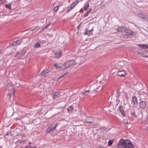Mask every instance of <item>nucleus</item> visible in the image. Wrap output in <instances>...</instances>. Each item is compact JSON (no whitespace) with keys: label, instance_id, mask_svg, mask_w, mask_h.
<instances>
[{"label":"nucleus","instance_id":"obj_31","mask_svg":"<svg viewBox=\"0 0 148 148\" xmlns=\"http://www.w3.org/2000/svg\"><path fill=\"white\" fill-rule=\"evenodd\" d=\"M108 145L109 146H110L112 144V143L111 142V140H110L108 141Z\"/></svg>","mask_w":148,"mask_h":148},{"label":"nucleus","instance_id":"obj_9","mask_svg":"<svg viewBox=\"0 0 148 148\" xmlns=\"http://www.w3.org/2000/svg\"><path fill=\"white\" fill-rule=\"evenodd\" d=\"M57 124H56L55 126H54L52 128H48L46 130V132L47 134H49L50 132H51L52 130L53 131L55 130L56 127L57 126Z\"/></svg>","mask_w":148,"mask_h":148},{"label":"nucleus","instance_id":"obj_41","mask_svg":"<svg viewBox=\"0 0 148 148\" xmlns=\"http://www.w3.org/2000/svg\"><path fill=\"white\" fill-rule=\"evenodd\" d=\"M45 29L44 28V27H43L40 31V33H41L42 31H43Z\"/></svg>","mask_w":148,"mask_h":148},{"label":"nucleus","instance_id":"obj_32","mask_svg":"<svg viewBox=\"0 0 148 148\" xmlns=\"http://www.w3.org/2000/svg\"><path fill=\"white\" fill-rule=\"evenodd\" d=\"M72 9L70 7H68L67 8V12H68L70 10H71Z\"/></svg>","mask_w":148,"mask_h":148},{"label":"nucleus","instance_id":"obj_42","mask_svg":"<svg viewBox=\"0 0 148 148\" xmlns=\"http://www.w3.org/2000/svg\"><path fill=\"white\" fill-rule=\"evenodd\" d=\"M89 92V90L85 91V93H86V95H87Z\"/></svg>","mask_w":148,"mask_h":148},{"label":"nucleus","instance_id":"obj_4","mask_svg":"<svg viewBox=\"0 0 148 148\" xmlns=\"http://www.w3.org/2000/svg\"><path fill=\"white\" fill-rule=\"evenodd\" d=\"M75 61L73 60H72L65 63L64 64V65L66 67L68 68L70 66L74 65L75 64Z\"/></svg>","mask_w":148,"mask_h":148},{"label":"nucleus","instance_id":"obj_20","mask_svg":"<svg viewBox=\"0 0 148 148\" xmlns=\"http://www.w3.org/2000/svg\"><path fill=\"white\" fill-rule=\"evenodd\" d=\"M57 92L53 93H51V95H52L53 96V98L55 99L58 97V96H57Z\"/></svg>","mask_w":148,"mask_h":148},{"label":"nucleus","instance_id":"obj_16","mask_svg":"<svg viewBox=\"0 0 148 148\" xmlns=\"http://www.w3.org/2000/svg\"><path fill=\"white\" fill-rule=\"evenodd\" d=\"M93 29H92L89 30H86L84 32V34L85 35H90L91 34H92V33L91 32V31L93 30Z\"/></svg>","mask_w":148,"mask_h":148},{"label":"nucleus","instance_id":"obj_3","mask_svg":"<svg viewBox=\"0 0 148 148\" xmlns=\"http://www.w3.org/2000/svg\"><path fill=\"white\" fill-rule=\"evenodd\" d=\"M124 33L123 36L125 38H129L130 37L132 36H134L135 33L131 29L126 28L124 29Z\"/></svg>","mask_w":148,"mask_h":148},{"label":"nucleus","instance_id":"obj_45","mask_svg":"<svg viewBox=\"0 0 148 148\" xmlns=\"http://www.w3.org/2000/svg\"><path fill=\"white\" fill-rule=\"evenodd\" d=\"M38 27V26H36V27H34V28L33 29L34 30H35Z\"/></svg>","mask_w":148,"mask_h":148},{"label":"nucleus","instance_id":"obj_10","mask_svg":"<svg viewBox=\"0 0 148 148\" xmlns=\"http://www.w3.org/2000/svg\"><path fill=\"white\" fill-rule=\"evenodd\" d=\"M138 16L140 18H143V19H146L147 16L145 15L144 14L142 13L138 14Z\"/></svg>","mask_w":148,"mask_h":148},{"label":"nucleus","instance_id":"obj_23","mask_svg":"<svg viewBox=\"0 0 148 148\" xmlns=\"http://www.w3.org/2000/svg\"><path fill=\"white\" fill-rule=\"evenodd\" d=\"M40 44L39 42H37L36 43L35 45V48H38L40 47Z\"/></svg>","mask_w":148,"mask_h":148},{"label":"nucleus","instance_id":"obj_50","mask_svg":"<svg viewBox=\"0 0 148 148\" xmlns=\"http://www.w3.org/2000/svg\"><path fill=\"white\" fill-rule=\"evenodd\" d=\"M126 99H127V100H128V96H126Z\"/></svg>","mask_w":148,"mask_h":148},{"label":"nucleus","instance_id":"obj_19","mask_svg":"<svg viewBox=\"0 0 148 148\" xmlns=\"http://www.w3.org/2000/svg\"><path fill=\"white\" fill-rule=\"evenodd\" d=\"M60 6H58V5H57L53 9V10L54 12H57Z\"/></svg>","mask_w":148,"mask_h":148},{"label":"nucleus","instance_id":"obj_29","mask_svg":"<svg viewBox=\"0 0 148 148\" xmlns=\"http://www.w3.org/2000/svg\"><path fill=\"white\" fill-rule=\"evenodd\" d=\"M131 115L133 116H135V113L134 110L131 113Z\"/></svg>","mask_w":148,"mask_h":148},{"label":"nucleus","instance_id":"obj_14","mask_svg":"<svg viewBox=\"0 0 148 148\" xmlns=\"http://www.w3.org/2000/svg\"><path fill=\"white\" fill-rule=\"evenodd\" d=\"M133 103L134 105H136L137 103V99L136 96H133L132 98Z\"/></svg>","mask_w":148,"mask_h":148},{"label":"nucleus","instance_id":"obj_52","mask_svg":"<svg viewBox=\"0 0 148 148\" xmlns=\"http://www.w3.org/2000/svg\"><path fill=\"white\" fill-rule=\"evenodd\" d=\"M90 10L89 11H87V12H88V14H89L90 12Z\"/></svg>","mask_w":148,"mask_h":148},{"label":"nucleus","instance_id":"obj_33","mask_svg":"<svg viewBox=\"0 0 148 148\" xmlns=\"http://www.w3.org/2000/svg\"><path fill=\"white\" fill-rule=\"evenodd\" d=\"M123 123H125V124H128V123H128V121H125V120H124Z\"/></svg>","mask_w":148,"mask_h":148},{"label":"nucleus","instance_id":"obj_53","mask_svg":"<svg viewBox=\"0 0 148 148\" xmlns=\"http://www.w3.org/2000/svg\"><path fill=\"white\" fill-rule=\"evenodd\" d=\"M2 0H0V1H1Z\"/></svg>","mask_w":148,"mask_h":148},{"label":"nucleus","instance_id":"obj_49","mask_svg":"<svg viewBox=\"0 0 148 148\" xmlns=\"http://www.w3.org/2000/svg\"><path fill=\"white\" fill-rule=\"evenodd\" d=\"M2 53V50H0V55Z\"/></svg>","mask_w":148,"mask_h":148},{"label":"nucleus","instance_id":"obj_1","mask_svg":"<svg viewBox=\"0 0 148 148\" xmlns=\"http://www.w3.org/2000/svg\"><path fill=\"white\" fill-rule=\"evenodd\" d=\"M117 146L120 148H134V145L129 140L121 139L119 140Z\"/></svg>","mask_w":148,"mask_h":148},{"label":"nucleus","instance_id":"obj_15","mask_svg":"<svg viewBox=\"0 0 148 148\" xmlns=\"http://www.w3.org/2000/svg\"><path fill=\"white\" fill-rule=\"evenodd\" d=\"M125 29V28L123 26H121L117 28L116 29V30L118 32H122L123 30H124V29Z\"/></svg>","mask_w":148,"mask_h":148},{"label":"nucleus","instance_id":"obj_27","mask_svg":"<svg viewBox=\"0 0 148 148\" xmlns=\"http://www.w3.org/2000/svg\"><path fill=\"white\" fill-rule=\"evenodd\" d=\"M25 148H37L35 147H32L30 145H28L26 146Z\"/></svg>","mask_w":148,"mask_h":148},{"label":"nucleus","instance_id":"obj_12","mask_svg":"<svg viewBox=\"0 0 148 148\" xmlns=\"http://www.w3.org/2000/svg\"><path fill=\"white\" fill-rule=\"evenodd\" d=\"M62 53L60 51H59L55 53V57L56 58H59L61 56Z\"/></svg>","mask_w":148,"mask_h":148},{"label":"nucleus","instance_id":"obj_25","mask_svg":"<svg viewBox=\"0 0 148 148\" xmlns=\"http://www.w3.org/2000/svg\"><path fill=\"white\" fill-rule=\"evenodd\" d=\"M5 7H6V8H7L9 9H11V6L10 4L5 5Z\"/></svg>","mask_w":148,"mask_h":148},{"label":"nucleus","instance_id":"obj_36","mask_svg":"<svg viewBox=\"0 0 148 148\" xmlns=\"http://www.w3.org/2000/svg\"><path fill=\"white\" fill-rule=\"evenodd\" d=\"M78 1H76L74 3H73L74 4H75V5L76 4H77V3H78Z\"/></svg>","mask_w":148,"mask_h":148},{"label":"nucleus","instance_id":"obj_37","mask_svg":"<svg viewBox=\"0 0 148 148\" xmlns=\"http://www.w3.org/2000/svg\"><path fill=\"white\" fill-rule=\"evenodd\" d=\"M88 12H86L84 15V17H86L87 16H88Z\"/></svg>","mask_w":148,"mask_h":148},{"label":"nucleus","instance_id":"obj_35","mask_svg":"<svg viewBox=\"0 0 148 148\" xmlns=\"http://www.w3.org/2000/svg\"><path fill=\"white\" fill-rule=\"evenodd\" d=\"M21 42V41H20L19 40H18L16 41V45H18Z\"/></svg>","mask_w":148,"mask_h":148},{"label":"nucleus","instance_id":"obj_5","mask_svg":"<svg viewBox=\"0 0 148 148\" xmlns=\"http://www.w3.org/2000/svg\"><path fill=\"white\" fill-rule=\"evenodd\" d=\"M139 106L141 109L145 108L146 107L145 102L143 101H141L139 104Z\"/></svg>","mask_w":148,"mask_h":148},{"label":"nucleus","instance_id":"obj_44","mask_svg":"<svg viewBox=\"0 0 148 148\" xmlns=\"http://www.w3.org/2000/svg\"><path fill=\"white\" fill-rule=\"evenodd\" d=\"M146 20L147 21L148 23V16H147V17L146 18Z\"/></svg>","mask_w":148,"mask_h":148},{"label":"nucleus","instance_id":"obj_22","mask_svg":"<svg viewBox=\"0 0 148 148\" xmlns=\"http://www.w3.org/2000/svg\"><path fill=\"white\" fill-rule=\"evenodd\" d=\"M100 129L101 130V131L103 132H106L107 131V129L104 127H101Z\"/></svg>","mask_w":148,"mask_h":148},{"label":"nucleus","instance_id":"obj_11","mask_svg":"<svg viewBox=\"0 0 148 148\" xmlns=\"http://www.w3.org/2000/svg\"><path fill=\"white\" fill-rule=\"evenodd\" d=\"M13 94V95H14L15 94V92L14 90H12V91H11L10 92H8V97L9 98V99H10L11 97L12 94Z\"/></svg>","mask_w":148,"mask_h":148},{"label":"nucleus","instance_id":"obj_7","mask_svg":"<svg viewBox=\"0 0 148 148\" xmlns=\"http://www.w3.org/2000/svg\"><path fill=\"white\" fill-rule=\"evenodd\" d=\"M119 109L120 111V112L121 113L122 115L124 116H125V114L123 110V106H120L119 108Z\"/></svg>","mask_w":148,"mask_h":148},{"label":"nucleus","instance_id":"obj_30","mask_svg":"<svg viewBox=\"0 0 148 148\" xmlns=\"http://www.w3.org/2000/svg\"><path fill=\"white\" fill-rule=\"evenodd\" d=\"M16 45V41H14L12 43V46H14Z\"/></svg>","mask_w":148,"mask_h":148},{"label":"nucleus","instance_id":"obj_18","mask_svg":"<svg viewBox=\"0 0 148 148\" xmlns=\"http://www.w3.org/2000/svg\"><path fill=\"white\" fill-rule=\"evenodd\" d=\"M49 72L48 70L47 69L46 70H44L41 72V74L42 75H44L46 73H47Z\"/></svg>","mask_w":148,"mask_h":148},{"label":"nucleus","instance_id":"obj_46","mask_svg":"<svg viewBox=\"0 0 148 148\" xmlns=\"http://www.w3.org/2000/svg\"><path fill=\"white\" fill-rule=\"evenodd\" d=\"M82 94H83V95H84V94H86V93H85V91H84V92H82Z\"/></svg>","mask_w":148,"mask_h":148},{"label":"nucleus","instance_id":"obj_26","mask_svg":"<svg viewBox=\"0 0 148 148\" xmlns=\"http://www.w3.org/2000/svg\"><path fill=\"white\" fill-rule=\"evenodd\" d=\"M54 66L57 69L60 68V66H59L58 64H55L54 65Z\"/></svg>","mask_w":148,"mask_h":148},{"label":"nucleus","instance_id":"obj_17","mask_svg":"<svg viewBox=\"0 0 148 148\" xmlns=\"http://www.w3.org/2000/svg\"><path fill=\"white\" fill-rule=\"evenodd\" d=\"M89 5L88 2H86V4L84 5V9L85 10H86L87 8L89 7Z\"/></svg>","mask_w":148,"mask_h":148},{"label":"nucleus","instance_id":"obj_13","mask_svg":"<svg viewBox=\"0 0 148 148\" xmlns=\"http://www.w3.org/2000/svg\"><path fill=\"white\" fill-rule=\"evenodd\" d=\"M137 53L142 57H147V56L145 54L144 52L143 51H137Z\"/></svg>","mask_w":148,"mask_h":148},{"label":"nucleus","instance_id":"obj_2","mask_svg":"<svg viewBox=\"0 0 148 148\" xmlns=\"http://www.w3.org/2000/svg\"><path fill=\"white\" fill-rule=\"evenodd\" d=\"M85 121L87 123L91 125L92 127L94 128L97 125V121L95 118L87 117L85 119Z\"/></svg>","mask_w":148,"mask_h":148},{"label":"nucleus","instance_id":"obj_24","mask_svg":"<svg viewBox=\"0 0 148 148\" xmlns=\"http://www.w3.org/2000/svg\"><path fill=\"white\" fill-rule=\"evenodd\" d=\"M68 72H66L65 73H64V74L62 75L59 78H58V80H59L61 78H62V77H63L65 75H66V74H68Z\"/></svg>","mask_w":148,"mask_h":148},{"label":"nucleus","instance_id":"obj_6","mask_svg":"<svg viewBox=\"0 0 148 148\" xmlns=\"http://www.w3.org/2000/svg\"><path fill=\"white\" fill-rule=\"evenodd\" d=\"M125 74V72L123 71H119L117 73L118 76L121 77L124 76Z\"/></svg>","mask_w":148,"mask_h":148},{"label":"nucleus","instance_id":"obj_47","mask_svg":"<svg viewBox=\"0 0 148 148\" xmlns=\"http://www.w3.org/2000/svg\"><path fill=\"white\" fill-rule=\"evenodd\" d=\"M80 24L77 27V28H78V30H79V27H80Z\"/></svg>","mask_w":148,"mask_h":148},{"label":"nucleus","instance_id":"obj_48","mask_svg":"<svg viewBox=\"0 0 148 148\" xmlns=\"http://www.w3.org/2000/svg\"><path fill=\"white\" fill-rule=\"evenodd\" d=\"M33 30H34V29H30V31H33Z\"/></svg>","mask_w":148,"mask_h":148},{"label":"nucleus","instance_id":"obj_34","mask_svg":"<svg viewBox=\"0 0 148 148\" xmlns=\"http://www.w3.org/2000/svg\"><path fill=\"white\" fill-rule=\"evenodd\" d=\"M75 6V4H74L73 3L71 5L70 7L72 9H73Z\"/></svg>","mask_w":148,"mask_h":148},{"label":"nucleus","instance_id":"obj_43","mask_svg":"<svg viewBox=\"0 0 148 148\" xmlns=\"http://www.w3.org/2000/svg\"><path fill=\"white\" fill-rule=\"evenodd\" d=\"M51 24V23H48V24H47L46 25V26H47V27H48Z\"/></svg>","mask_w":148,"mask_h":148},{"label":"nucleus","instance_id":"obj_51","mask_svg":"<svg viewBox=\"0 0 148 148\" xmlns=\"http://www.w3.org/2000/svg\"><path fill=\"white\" fill-rule=\"evenodd\" d=\"M44 27V28H45V29L47 28V27L46 26H45Z\"/></svg>","mask_w":148,"mask_h":148},{"label":"nucleus","instance_id":"obj_38","mask_svg":"<svg viewBox=\"0 0 148 148\" xmlns=\"http://www.w3.org/2000/svg\"><path fill=\"white\" fill-rule=\"evenodd\" d=\"M98 147L99 148H105L103 146L101 145H99Z\"/></svg>","mask_w":148,"mask_h":148},{"label":"nucleus","instance_id":"obj_40","mask_svg":"<svg viewBox=\"0 0 148 148\" xmlns=\"http://www.w3.org/2000/svg\"><path fill=\"white\" fill-rule=\"evenodd\" d=\"M20 53H21V54H20V56H23L24 55V54H23V52L21 51V52H20Z\"/></svg>","mask_w":148,"mask_h":148},{"label":"nucleus","instance_id":"obj_39","mask_svg":"<svg viewBox=\"0 0 148 148\" xmlns=\"http://www.w3.org/2000/svg\"><path fill=\"white\" fill-rule=\"evenodd\" d=\"M11 134V133H10V132H9V133H7L6 135H5V136H10Z\"/></svg>","mask_w":148,"mask_h":148},{"label":"nucleus","instance_id":"obj_21","mask_svg":"<svg viewBox=\"0 0 148 148\" xmlns=\"http://www.w3.org/2000/svg\"><path fill=\"white\" fill-rule=\"evenodd\" d=\"M67 109V110L69 112H71L73 110V107L72 106H70L68 107Z\"/></svg>","mask_w":148,"mask_h":148},{"label":"nucleus","instance_id":"obj_8","mask_svg":"<svg viewBox=\"0 0 148 148\" xmlns=\"http://www.w3.org/2000/svg\"><path fill=\"white\" fill-rule=\"evenodd\" d=\"M138 46L140 48H142L143 49H148V45L147 44H139L138 45Z\"/></svg>","mask_w":148,"mask_h":148},{"label":"nucleus","instance_id":"obj_28","mask_svg":"<svg viewBox=\"0 0 148 148\" xmlns=\"http://www.w3.org/2000/svg\"><path fill=\"white\" fill-rule=\"evenodd\" d=\"M21 53H20V52L18 51L16 53V55L15 56V57H18L20 56V54Z\"/></svg>","mask_w":148,"mask_h":148}]
</instances>
